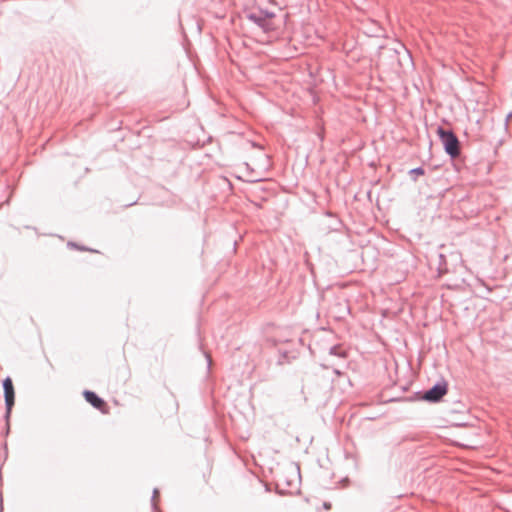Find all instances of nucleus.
Listing matches in <instances>:
<instances>
[{"label": "nucleus", "mask_w": 512, "mask_h": 512, "mask_svg": "<svg viewBox=\"0 0 512 512\" xmlns=\"http://www.w3.org/2000/svg\"><path fill=\"white\" fill-rule=\"evenodd\" d=\"M424 174H425V170L422 166H418L409 171V175L413 181H416L418 176H421Z\"/></svg>", "instance_id": "10"}, {"label": "nucleus", "mask_w": 512, "mask_h": 512, "mask_svg": "<svg viewBox=\"0 0 512 512\" xmlns=\"http://www.w3.org/2000/svg\"><path fill=\"white\" fill-rule=\"evenodd\" d=\"M282 357H283V358L287 357V352H283V353H282Z\"/></svg>", "instance_id": "20"}, {"label": "nucleus", "mask_w": 512, "mask_h": 512, "mask_svg": "<svg viewBox=\"0 0 512 512\" xmlns=\"http://www.w3.org/2000/svg\"><path fill=\"white\" fill-rule=\"evenodd\" d=\"M379 52V60L381 61L384 56H387L392 61H399L398 59V50L396 48H390V47H380Z\"/></svg>", "instance_id": "5"}, {"label": "nucleus", "mask_w": 512, "mask_h": 512, "mask_svg": "<svg viewBox=\"0 0 512 512\" xmlns=\"http://www.w3.org/2000/svg\"><path fill=\"white\" fill-rule=\"evenodd\" d=\"M83 396L85 400L95 409L105 412L107 404L103 398H101L96 392L91 390H84Z\"/></svg>", "instance_id": "3"}, {"label": "nucleus", "mask_w": 512, "mask_h": 512, "mask_svg": "<svg viewBox=\"0 0 512 512\" xmlns=\"http://www.w3.org/2000/svg\"><path fill=\"white\" fill-rule=\"evenodd\" d=\"M4 402L5 404H13L15 405V389L12 387L4 392Z\"/></svg>", "instance_id": "7"}, {"label": "nucleus", "mask_w": 512, "mask_h": 512, "mask_svg": "<svg viewBox=\"0 0 512 512\" xmlns=\"http://www.w3.org/2000/svg\"><path fill=\"white\" fill-rule=\"evenodd\" d=\"M10 432V424H5L4 435L7 436Z\"/></svg>", "instance_id": "16"}, {"label": "nucleus", "mask_w": 512, "mask_h": 512, "mask_svg": "<svg viewBox=\"0 0 512 512\" xmlns=\"http://www.w3.org/2000/svg\"><path fill=\"white\" fill-rule=\"evenodd\" d=\"M329 354L340 358H345L346 353L341 349L339 345H333L329 349Z\"/></svg>", "instance_id": "8"}, {"label": "nucleus", "mask_w": 512, "mask_h": 512, "mask_svg": "<svg viewBox=\"0 0 512 512\" xmlns=\"http://www.w3.org/2000/svg\"><path fill=\"white\" fill-rule=\"evenodd\" d=\"M258 11L260 12L265 21H271V19L275 17V13L267 9H259Z\"/></svg>", "instance_id": "13"}, {"label": "nucleus", "mask_w": 512, "mask_h": 512, "mask_svg": "<svg viewBox=\"0 0 512 512\" xmlns=\"http://www.w3.org/2000/svg\"><path fill=\"white\" fill-rule=\"evenodd\" d=\"M436 134L442 143L444 152L453 161L454 166L459 170L458 162L461 160V142L457 135L451 129H446L442 126H438Z\"/></svg>", "instance_id": "1"}, {"label": "nucleus", "mask_w": 512, "mask_h": 512, "mask_svg": "<svg viewBox=\"0 0 512 512\" xmlns=\"http://www.w3.org/2000/svg\"><path fill=\"white\" fill-rule=\"evenodd\" d=\"M13 404H5V413H4V421L6 424H10V418L12 414Z\"/></svg>", "instance_id": "11"}, {"label": "nucleus", "mask_w": 512, "mask_h": 512, "mask_svg": "<svg viewBox=\"0 0 512 512\" xmlns=\"http://www.w3.org/2000/svg\"><path fill=\"white\" fill-rule=\"evenodd\" d=\"M323 506H324L325 509H329L331 507V503L324 502Z\"/></svg>", "instance_id": "17"}, {"label": "nucleus", "mask_w": 512, "mask_h": 512, "mask_svg": "<svg viewBox=\"0 0 512 512\" xmlns=\"http://www.w3.org/2000/svg\"><path fill=\"white\" fill-rule=\"evenodd\" d=\"M205 357H206V360H207V368L210 369L211 362H212L211 357L207 353H205Z\"/></svg>", "instance_id": "15"}, {"label": "nucleus", "mask_w": 512, "mask_h": 512, "mask_svg": "<svg viewBox=\"0 0 512 512\" xmlns=\"http://www.w3.org/2000/svg\"><path fill=\"white\" fill-rule=\"evenodd\" d=\"M508 117H512V112H511V113H509Z\"/></svg>", "instance_id": "21"}, {"label": "nucleus", "mask_w": 512, "mask_h": 512, "mask_svg": "<svg viewBox=\"0 0 512 512\" xmlns=\"http://www.w3.org/2000/svg\"><path fill=\"white\" fill-rule=\"evenodd\" d=\"M67 247L72 248V249H77V250H80V251L98 252L97 250L88 248V247H86L84 245H80V244H78L77 242H74V241H69L67 243Z\"/></svg>", "instance_id": "9"}, {"label": "nucleus", "mask_w": 512, "mask_h": 512, "mask_svg": "<svg viewBox=\"0 0 512 512\" xmlns=\"http://www.w3.org/2000/svg\"><path fill=\"white\" fill-rule=\"evenodd\" d=\"M2 387H3V391L4 392L6 390L11 389L12 387H14L13 381H12L11 377L7 376L6 378L3 379Z\"/></svg>", "instance_id": "14"}, {"label": "nucleus", "mask_w": 512, "mask_h": 512, "mask_svg": "<svg viewBox=\"0 0 512 512\" xmlns=\"http://www.w3.org/2000/svg\"><path fill=\"white\" fill-rule=\"evenodd\" d=\"M246 18L260 27L264 32L274 30L273 23L271 21H265L259 11L247 13Z\"/></svg>", "instance_id": "4"}, {"label": "nucleus", "mask_w": 512, "mask_h": 512, "mask_svg": "<svg viewBox=\"0 0 512 512\" xmlns=\"http://www.w3.org/2000/svg\"><path fill=\"white\" fill-rule=\"evenodd\" d=\"M159 494V490L157 488L153 489L152 496H151V508L153 512H159V509L156 505V498Z\"/></svg>", "instance_id": "12"}, {"label": "nucleus", "mask_w": 512, "mask_h": 512, "mask_svg": "<svg viewBox=\"0 0 512 512\" xmlns=\"http://www.w3.org/2000/svg\"><path fill=\"white\" fill-rule=\"evenodd\" d=\"M135 203H136V201L135 202H131L129 204H125V207H130V206L134 205Z\"/></svg>", "instance_id": "19"}, {"label": "nucleus", "mask_w": 512, "mask_h": 512, "mask_svg": "<svg viewBox=\"0 0 512 512\" xmlns=\"http://www.w3.org/2000/svg\"><path fill=\"white\" fill-rule=\"evenodd\" d=\"M448 393V382L441 378L437 380L430 388L426 390H420L410 397V400L424 401L428 403H439L443 397Z\"/></svg>", "instance_id": "2"}, {"label": "nucleus", "mask_w": 512, "mask_h": 512, "mask_svg": "<svg viewBox=\"0 0 512 512\" xmlns=\"http://www.w3.org/2000/svg\"><path fill=\"white\" fill-rule=\"evenodd\" d=\"M282 481L289 487V488H292L293 485H294V481L293 480H288L286 477H279L277 480H276V493H278L279 495H285L287 492L284 491L283 489H281V483Z\"/></svg>", "instance_id": "6"}, {"label": "nucleus", "mask_w": 512, "mask_h": 512, "mask_svg": "<svg viewBox=\"0 0 512 512\" xmlns=\"http://www.w3.org/2000/svg\"><path fill=\"white\" fill-rule=\"evenodd\" d=\"M295 469H296V471H297L298 476L300 477V468H299V466H298V465H296Z\"/></svg>", "instance_id": "18"}]
</instances>
